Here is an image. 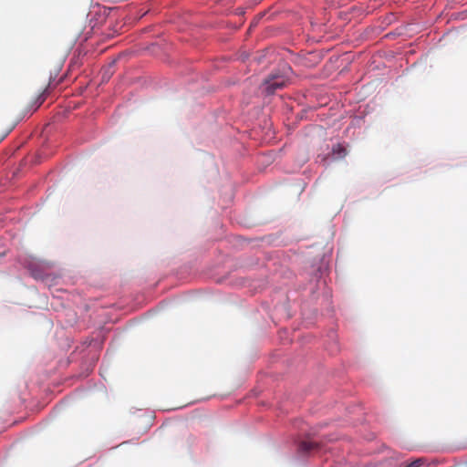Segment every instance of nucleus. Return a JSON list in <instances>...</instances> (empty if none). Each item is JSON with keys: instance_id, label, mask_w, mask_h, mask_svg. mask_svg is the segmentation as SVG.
I'll return each mask as SVG.
<instances>
[{"instance_id": "f257e3e1", "label": "nucleus", "mask_w": 467, "mask_h": 467, "mask_svg": "<svg viewBox=\"0 0 467 467\" xmlns=\"http://www.w3.org/2000/svg\"><path fill=\"white\" fill-rule=\"evenodd\" d=\"M287 78L279 73L270 75L263 84L264 91L267 95H273L277 89L284 88L287 84Z\"/></svg>"}, {"instance_id": "7ed1b4c3", "label": "nucleus", "mask_w": 467, "mask_h": 467, "mask_svg": "<svg viewBox=\"0 0 467 467\" xmlns=\"http://www.w3.org/2000/svg\"><path fill=\"white\" fill-rule=\"evenodd\" d=\"M331 154L335 160L343 159L347 155V150L342 144L337 143L333 146Z\"/></svg>"}, {"instance_id": "20e7f679", "label": "nucleus", "mask_w": 467, "mask_h": 467, "mask_svg": "<svg viewBox=\"0 0 467 467\" xmlns=\"http://www.w3.org/2000/svg\"><path fill=\"white\" fill-rule=\"evenodd\" d=\"M45 100V98L43 97V95H39V97L36 99V106L35 107L34 110H36Z\"/></svg>"}, {"instance_id": "f03ea898", "label": "nucleus", "mask_w": 467, "mask_h": 467, "mask_svg": "<svg viewBox=\"0 0 467 467\" xmlns=\"http://www.w3.org/2000/svg\"><path fill=\"white\" fill-rule=\"evenodd\" d=\"M318 448V444L312 441H303L298 445V450L302 453L310 452Z\"/></svg>"}]
</instances>
